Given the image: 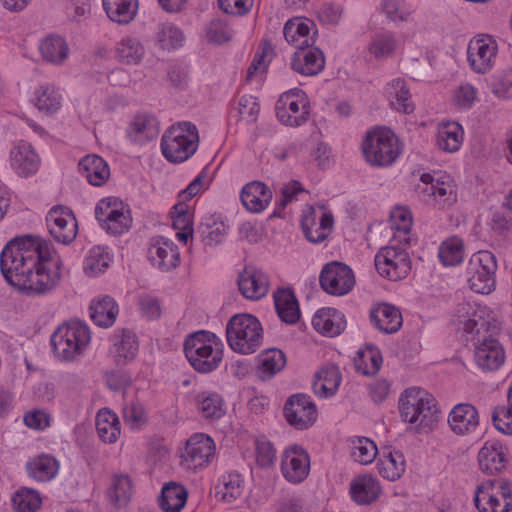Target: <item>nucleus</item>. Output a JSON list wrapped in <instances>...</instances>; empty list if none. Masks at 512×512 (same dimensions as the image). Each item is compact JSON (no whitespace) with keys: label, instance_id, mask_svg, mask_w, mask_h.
<instances>
[{"label":"nucleus","instance_id":"603ef678","mask_svg":"<svg viewBox=\"0 0 512 512\" xmlns=\"http://www.w3.org/2000/svg\"><path fill=\"white\" fill-rule=\"evenodd\" d=\"M111 254L108 247L94 246L92 247L83 262V270L86 275L95 277L104 273L111 262Z\"/></svg>","mask_w":512,"mask_h":512},{"label":"nucleus","instance_id":"e433bc0d","mask_svg":"<svg viewBox=\"0 0 512 512\" xmlns=\"http://www.w3.org/2000/svg\"><path fill=\"white\" fill-rule=\"evenodd\" d=\"M83 177L93 186L103 185L110 176V170L106 161L98 155H87L78 164Z\"/></svg>","mask_w":512,"mask_h":512},{"label":"nucleus","instance_id":"13d9d810","mask_svg":"<svg viewBox=\"0 0 512 512\" xmlns=\"http://www.w3.org/2000/svg\"><path fill=\"white\" fill-rule=\"evenodd\" d=\"M61 100L59 91L53 85L46 84L38 88L34 104L40 112L50 115L60 109Z\"/></svg>","mask_w":512,"mask_h":512},{"label":"nucleus","instance_id":"864d4df0","mask_svg":"<svg viewBox=\"0 0 512 512\" xmlns=\"http://www.w3.org/2000/svg\"><path fill=\"white\" fill-rule=\"evenodd\" d=\"M133 485L127 475H115L108 490L110 502L117 508H125L131 501Z\"/></svg>","mask_w":512,"mask_h":512},{"label":"nucleus","instance_id":"6e6d98bb","mask_svg":"<svg viewBox=\"0 0 512 512\" xmlns=\"http://www.w3.org/2000/svg\"><path fill=\"white\" fill-rule=\"evenodd\" d=\"M11 166L21 177H28L32 171V145L20 140L10 152Z\"/></svg>","mask_w":512,"mask_h":512},{"label":"nucleus","instance_id":"774afa93","mask_svg":"<svg viewBox=\"0 0 512 512\" xmlns=\"http://www.w3.org/2000/svg\"><path fill=\"white\" fill-rule=\"evenodd\" d=\"M492 420L495 428L503 434L512 435V406H499L493 410Z\"/></svg>","mask_w":512,"mask_h":512},{"label":"nucleus","instance_id":"9d476101","mask_svg":"<svg viewBox=\"0 0 512 512\" xmlns=\"http://www.w3.org/2000/svg\"><path fill=\"white\" fill-rule=\"evenodd\" d=\"M95 217L100 227L112 236L122 235L132 227L129 207L116 197L99 200L95 207Z\"/></svg>","mask_w":512,"mask_h":512},{"label":"nucleus","instance_id":"c85d7f7f","mask_svg":"<svg viewBox=\"0 0 512 512\" xmlns=\"http://www.w3.org/2000/svg\"><path fill=\"white\" fill-rule=\"evenodd\" d=\"M370 321L375 328L385 334L396 333L403 324L400 310L387 303L380 304L371 310Z\"/></svg>","mask_w":512,"mask_h":512},{"label":"nucleus","instance_id":"0eeeda50","mask_svg":"<svg viewBox=\"0 0 512 512\" xmlns=\"http://www.w3.org/2000/svg\"><path fill=\"white\" fill-rule=\"evenodd\" d=\"M198 130L191 122H179L162 136L161 150L164 157L174 163L190 158L197 150Z\"/></svg>","mask_w":512,"mask_h":512},{"label":"nucleus","instance_id":"0e129e2a","mask_svg":"<svg viewBox=\"0 0 512 512\" xmlns=\"http://www.w3.org/2000/svg\"><path fill=\"white\" fill-rule=\"evenodd\" d=\"M123 419L131 429H141L148 421L147 413L139 401L131 400L124 404Z\"/></svg>","mask_w":512,"mask_h":512},{"label":"nucleus","instance_id":"4d7b16f0","mask_svg":"<svg viewBox=\"0 0 512 512\" xmlns=\"http://www.w3.org/2000/svg\"><path fill=\"white\" fill-rule=\"evenodd\" d=\"M387 92L390 97L391 105L400 112L411 113L414 105L411 101V95L402 78L393 79L387 86Z\"/></svg>","mask_w":512,"mask_h":512},{"label":"nucleus","instance_id":"c756f323","mask_svg":"<svg viewBox=\"0 0 512 512\" xmlns=\"http://www.w3.org/2000/svg\"><path fill=\"white\" fill-rule=\"evenodd\" d=\"M159 134L157 119L150 114H137L127 128L128 138L135 144H145Z\"/></svg>","mask_w":512,"mask_h":512},{"label":"nucleus","instance_id":"c9c22d12","mask_svg":"<svg viewBox=\"0 0 512 512\" xmlns=\"http://www.w3.org/2000/svg\"><path fill=\"white\" fill-rule=\"evenodd\" d=\"M341 379V373L337 366H323L315 374V379L312 384L313 391L321 398H329L336 394Z\"/></svg>","mask_w":512,"mask_h":512},{"label":"nucleus","instance_id":"6ab92c4d","mask_svg":"<svg viewBox=\"0 0 512 512\" xmlns=\"http://www.w3.org/2000/svg\"><path fill=\"white\" fill-rule=\"evenodd\" d=\"M319 280L324 291L337 296L349 293L355 284L351 268L340 262L326 264L321 271Z\"/></svg>","mask_w":512,"mask_h":512},{"label":"nucleus","instance_id":"ea45409f","mask_svg":"<svg viewBox=\"0 0 512 512\" xmlns=\"http://www.w3.org/2000/svg\"><path fill=\"white\" fill-rule=\"evenodd\" d=\"M136 336L129 330L116 331L113 336V354L118 365L125 364L132 360L138 351Z\"/></svg>","mask_w":512,"mask_h":512},{"label":"nucleus","instance_id":"680f3d73","mask_svg":"<svg viewBox=\"0 0 512 512\" xmlns=\"http://www.w3.org/2000/svg\"><path fill=\"white\" fill-rule=\"evenodd\" d=\"M156 39L161 48L171 50L183 45L184 34L177 26L165 23L159 26Z\"/></svg>","mask_w":512,"mask_h":512},{"label":"nucleus","instance_id":"69168bd1","mask_svg":"<svg viewBox=\"0 0 512 512\" xmlns=\"http://www.w3.org/2000/svg\"><path fill=\"white\" fill-rule=\"evenodd\" d=\"M198 232L202 242L207 246L220 243L226 234V226L223 222L207 221L201 223Z\"/></svg>","mask_w":512,"mask_h":512},{"label":"nucleus","instance_id":"20e7f679","mask_svg":"<svg viewBox=\"0 0 512 512\" xmlns=\"http://www.w3.org/2000/svg\"><path fill=\"white\" fill-rule=\"evenodd\" d=\"M226 338L234 352L252 354L262 345L263 328L255 316L246 313L236 314L227 322Z\"/></svg>","mask_w":512,"mask_h":512},{"label":"nucleus","instance_id":"423d86ee","mask_svg":"<svg viewBox=\"0 0 512 512\" xmlns=\"http://www.w3.org/2000/svg\"><path fill=\"white\" fill-rule=\"evenodd\" d=\"M365 161L373 167L392 165L401 153L396 135L386 128H375L367 132L362 141Z\"/></svg>","mask_w":512,"mask_h":512},{"label":"nucleus","instance_id":"2f4dec72","mask_svg":"<svg viewBox=\"0 0 512 512\" xmlns=\"http://www.w3.org/2000/svg\"><path fill=\"white\" fill-rule=\"evenodd\" d=\"M380 494V483L371 475H360L350 483V495L357 504L369 505L375 502Z\"/></svg>","mask_w":512,"mask_h":512},{"label":"nucleus","instance_id":"052dcab7","mask_svg":"<svg viewBox=\"0 0 512 512\" xmlns=\"http://www.w3.org/2000/svg\"><path fill=\"white\" fill-rule=\"evenodd\" d=\"M60 465L58 460L50 454H41L34 459V480L47 482L56 477Z\"/></svg>","mask_w":512,"mask_h":512},{"label":"nucleus","instance_id":"4468645a","mask_svg":"<svg viewBox=\"0 0 512 512\" xmlns=\"http://www.w3.org/2000/svg\"><path fill=\"white\" fill-rule=\"evenodd\" d=\"M496 330L491 329L488 333L473 335L471 340L474 344V359L479 368L485 371H494L502 366L505 360V353L499 341L493 337Z\"/></svg>","mask_w":512,"mask_h":512},{"label":"nucleus","instance_id":"de8ad7c7","mask_svg":"<svg viewBox=\"0 0 512 512\" xmlns=\"http://www.w3.org/2000/svg\"><path fill=\"white\" fill-rule=\"evenodd\" d=\"M216 494L226 503H233L244 491V479L237 472H229L221 476L216 486Z\"/></svg>","mask_w":512,"mask_h":512},{"label":"nucleus","instance_id":"f3484780","mask_svg":"<svg viewBox=\"0 0 512 512\" xmlns=\"http://www.w3.org/2000/svg\"><path fill=\"white\" fill-rule=\"evenodd\" d=\"M498 45L487 34H481L472 38L467 47V60L471 69L479 74L489 72L496 59Z\"/></svg>","mask_w":512,"mask_h":512},{"label":"nucleus","instance_id":"7c9ffc66","mask_svg":"<svg viewBox=\"0 0 512 512\" xmlns=\"http://www.w3.org/2000/svg\"><path fill=\"white\" fill-rule=\"evenodd\" d=\"M91 320L99 327H111L119 313L118 304L109 295L94 298L89 306Z\"/></svg>","mask_w":512,"mask_h":512},{"label":"nucleus","instance_id":"8fccbe9b","mask_svg":"<svg viewBox=\"0 0 512 512\" xmlns=\"http://www.w3.org/2000/svg\"><path fill=\"white\" fill-rule=\"evenodd\" d=\"M463 142V128L457 122L443 123L438 128L437 145L446 152H456Z\"/></svg>","mask_w":512,"mask_h":512},{"label":"nucleus","instance_id":"3c124183","mask_svg":"<svg viewBox=\"0 0 512 512\" xmlns=\"http://www.w3.org/2000/svg\"><path fill=\"white\" fill-rule=\"evenodd\" d=\"M405 467L404 456L399 451L384 453L377 462L379 474L389 481L399 479L405 472Z\"/></svg>","mask_w":512,"mask_h":512},{"label":"nucleus","instance_id":"5701e85b","mask_svg":"<svg viewBox=\"0 0 512 512\" xmlns=\"http://www.w3.org/2000/svg\"><path fill=\"white\" fill-rule=\"evenodd\" d=\"M508 459L509 447L497 439L486 441L477 455L480 470L488 475L500 473L505 469Z\"/></svg>","mask_w":512,"mask_h":512},{"label":"nucleus","instance_id":"09e8293b","mask_svg":"<svg viewBox=\"0 0 512 512\" xmlns=\"http://www.w3.org/2000/svg\"><path fill=\"white\" fill-rule=\"evenodd\" d=\"M34 267L62 269V260L51 241L34 236Z\"/></svg>","mask_w":512,"mask_h":512},{"label":"nucleus","instance_id":"6e6552de","mask_svg":"<svg viewBox=\"0 0 512 512\" xmlns=\"http://www.w3.org/2000/svg\"><path fill=\"white\" fill-rule=\"evenodd\" d=\"M497 261L493 253L481 250L474 253L467 264L465 277L470 289L480 294L495 290Z\"/></svg>","mask_w":512,"mask_h":512},{"label":"nucleus","instance_id":"4be33fe9","mask_svg":"<svg viewBox=\"0 0 512 512\" xmlns=\"http://www.w3.org/2000/svg\"><path fill=\"white\" fill-rule=\"evenodd\" d=\"M281 472L290 483L303 482L310 472V457L307 451L298 445L285 449L281 457Z\"/></svg>","mask_w":512,"mask_h":512},{"label":"nucleus","instance_id":"dca6fc26","mask_svg":"<svg viewBox=\"0 0 512 512\" xmlns=\"http://www.w3.org/2000/svg\"><path fill=\"white\" fill-rule=\"evenodd\" d=\"M214 440L203 433L192 435L181 454V465L185 469L196 470L208 466L215 457Z\"/></svg>","mask_w":512,"mask_h":512},{"label":"nucleus","instance_id":"412c9836","mask_svg":"<svg viewBox=\"0 0 512 512\" xmlns=\"http://www.w3.org/2000/svg\"><path fill=\"white\" fill-rule=\"evenodd\" d=\"M284 415L291 426L304 430L315 423L317 409L308 395L294 394L285 403Z\"/></svg>","mask_w":512,"mask_h":512},{"label":"nucleus","instance_id":"bf43d9fd","mask_svg":"<svg viewBox=\"0 0 512 512\" xmlns=\"http://www.w3.org/2000/svg\"><path fill=\"white\" fill-rule=\"evenodd\" d=\"M438 257L445 266H455L464 257V243L458 237H451L439 246Z\"/></svg>","mask_w":512,"mask_h":512},{"label":"nucleus","instance_id":"58836bf2","mask_svg":"<svg viewBox=\"0 0 512 512\" xmlns=\"http://www.w3.org/2000/svg\"><path fill=\"white\" fill-rule=\"evenodd\" d=\"M286 356L276 348L262 351L257 357V375L263 380H269L286 366Z\"/></svg>","mask_w":512,"mask_h":512},{"label":"nucleus","instance_id":"f257e3e1","mask_svg":"<svg viewBox=\"0 0 512 512\" xmlns=\"http://www.w3.org/2000/svg\"><path fill=\"white\" fill-rule=\"evenodd\" d=\"M0 270L9 285L32 294V234L10 240L0 254Z\"/></svg>","mask_w":512,"mask_h":512},{"label":"nucleus","instance_id":"cd10ccee","mask_svg":"<svg viewBox=\"0 0 512 512\" xmlns=\"http://www.w3.org/2000/svg\"><path fill=\"white\" fill-rule=\"evenodd\" d=\"M243 206L252 213H260L266 209L272 199V192L267 185L259 181L246 184L240 194Z\"/></svg>","mask_w":512,"mask_h":512},{"label":"nucleus","instance_id":"a19ab883","mask_svg":"<svg viewBox=\"0 0 512 512\" xmlns=\"http://www.w3.org/2000/svg\"><path fill=\"white\" fill-rule=\"evenodd\" d=\"M115 55L118 61L126 65H138L145 55V47L135 36H125L117 44Z\"/></svg>","mask_w":512,"mask_h":512},{"label":"nucleus","instance_id":"f8f14e48","mask_svg":"<svg viewBox=\"0 0 512 512\" xmlns=\"http://www.w3.org/2000/svg\"><path fill=\"white\" fill-rule=\"evenodd\" d=\"M375 267L382 277L398 281L408 276L412 263L409 253L405 249L389 245L382 247L377 252Z\"/></svg>","mask_w":512,"mask_h":512},{"label":"nucleus","instance_id":"c03bdc74","mask_svg":"<svg viewBox=\"0 0 512 512\" xmlns=\"http://www.w3.org/2000/svg\"><path fill=\"white\" fill-rule=\"evenodd\" d=\"M311 23L300 18L290 19L283 28L286 41L296 49L303 46H312L314 38L310 35Z\"/></svg>","mask_w":512,"mask_h":512},{"label":"nucleus","instance_id":"b1692460","mask_svg":"<svg viewBox=\"0 0 512 512\" xmlns=\"http://www.w3.org/2000/svg\"><path fill=\"white\" fill-rule=\"evenodd\" d=\"M237 282L239 291L249 300H260L269 291L268 275L254 266H245Z\"/></svg>","mask_w":512,"mask_h":512},{"label":"nucleus","instance_id":"aec40b11","mask_svg":"<svg viewBox=\"0 0 512 512\" xmlns=\"http://www.w3.org/2000/svg\"><path fill=\"white\" fill-rule=\"evenodd\" d=\"M333 224V215L323 207L309 206L303 211L301 227L306 239L311 243L323 242L331 233Z\"/></svg>","mask_w":512,"mask_h":512},{"label":"nucleus","instance_id":"473e14b6","mask_svg":"<svg viewBox=\"0 0 512 512\" xmlns=\"http://www.w3.org/2000/svg\"><path fill=\"white\" fill-rule=\"evenodd\" d=\"M314 329L323 335L337 336L345 329L344 315L335 308H322L312 318Z\"/></svg>","mask_w":512,"mask_h":512},{"label":"nucleus","instance_id":"49530a36","mask_svg":"<svg viewBox=\"0 0 512 512\" xmlns=\"http://www.w3.org/2000/svg\"><path fill=\"white\" fill-rule=\"evenodd\" d=\"M61 269L34 267V296L53 293L61 282Z\"/></svg>","mask_w":512,"mask_h":512},{"label":"nucleus","instance_id":"393cba45","mask_svg":"<svg viewBox=\"0 0 512 512\" xmlns=\"http://www.w3.org/2000/svg\"><path fill=\"white\" fill-rule=\"evenodd\" d=\"M148 257L153 266L163 272L175 269L180 263V253L177 245L169 239H155L148 250Z\"/></svg>","mask_w":512,"mask_h":512},{"label":"nucleus","instance_id":"a878e982","mask_svg":"<svg viewBox=\"0 0 512 512\" xmlns=\"http://www.w3.org/2000/svg\"><path fill=\"white\" fill-rule=\"evenodd\" d=\"M291 67L294 71L304 76H315L325 67L324 54L316 47H300L291 58Z\"/></svg>","mask_w":512,"mask_h":512},{"label":"nucleus","instance_id":"2eb2a0df","mask_svg":"<svg viewBox=\"0 0 512 512\" xmlns=\"http://www.w3.org/2000/svg\"><path fill=\"white\" fill-rule=\"evenodd\" d=\"M46 225L49 234L55 241L68 245L78 233V222L73 211L64 205H55L46 215Z\"/></svg>","mask_w":512,"mask_h":512},{"label":"nucleus","instance_id":"e2e57ef3","mask_svg":"<svg viewBox=\"0 0 512 512\" xmlns=\"http://www.w3.org/2000/svg\"><path fill=\"white\" fill-rule=\"evenodd\" d=\"M376 444L366 437H357L352 441L351 456L353 459L363 465L370 464L377 455Z\"/></svg>","mask_w":512,"mask_h":512},{"label":"nucleus","instance_id":"9b49d317","mask_svg":"<svg viewBox=\"0 0 512 512\" xmlns=\"http://www.w3.org/2000/svg\"><path fill=\"white\" fill-rule=\"evenodd\" d=\"M310 105L307 94L298 88L284 92L276 103L278 120L290 127H298L308 121Z\"/></svg>","mask_w":512,"mask_h":512},{"label":"nucleus","instance_id":"a211bd4d","mask_svg":"<svg viewBox=\"0 0 512 512\" xmlns=\"http://www.w3.org/2000/svg\"><path fill=\"white\" fill-rule=\"evenodd\" d=\"M456 320L468 334L488 333L491 329L498 330L497 322L490 318L485 307L474 303L463 302L456 309Z\"/></svg>","mask_w":512,"mask_h":512},{"label":"nucleus","instance_id":"37998d69","mask_svg":"<svg viewBox=\"0 0 512 512\" xmlns=\"http://www.w3.org/2000/svg\"><path fill=\"white\" fill-rule=\"evenodd\" d=\"M188 498L186 488L178 483L170 482L163 486L159 497V506L164 512H180Z\"/></svg>","mask_w":512,"mask_h":512},{"label":"nucleus","instance_id":"a18cd8bd","mask_svg":"<svg viewBox=\"0 0 512 512\" xmlns=\"http://www.w3.org/2000/svg\"><path fill=\"white\" fill-rule=\"evenodd\" d=\"M195 403L198 411L207 420H218L225 414V404L220 394L203 391L196 395Z\"/></svg>","mask_w":512,"mask_h":512},{"label":"nucleus","instance_id":"ddd939ff","mask_svg":"<svg viewBox=\"0 0 512 512\" xmlns=\"http://www.w3.org/2000/svg\"><path fill=\"white\" fill-rule=\"evenodd\" d=\"M421 183L416 186V192L425 202H434L438 207L452 205L457 200L456 186L450 177L438 179L429 173H424L420 178Z\"/></svg>","mask_w":512,"mask_h":512},{"label":"nucleus","instance_id":"79ce46f5","mask_svg":"<svg viewBox=\"0 0 512 512\" xmlns=\"http://www.w3.org/2000/svg\"><path fill=\"white\" fill-rule=\"evenodd\" d=\"M96 431L103 442L115 443L121 434L118 416L108 408L99 410L96 415Z\"/></svg>","mask_w":512,"mask_h":512},{"label":"nucleus","instance_id":"f03ea898","mask_svg":"<svg viewBox=\"0 0 512 512\" xmlns=\"http://www.w3.org/2000/svg\"><path fill=\"white\" fill-rule=\"evenodd\" d=\"M184 353L196 371L210 373L222 362L223 344L214 333L201 330L186 337Z\"/></svg>","mask_w":512,"mask_h":512},{"label":"nucleus","instance_id":"39448f33","mask_svg":"<svg viewBox=\"0 0 512 512\" xmlns=\"http://www.w3.org/2000/svg\"><path fill=\"white\" fill-rule=\"evenodd\" d=\"M399 411L402 419L420 428L431 429L437 422L438 408L435 398L420 388L411 387L401 394Z\"/></svg>","mask_w":512,"mask_h":512},{"label":"nucleus","instance_id":"f704fd0d","mask_svg":"<svg viewBox=\"0 0 512 512\" xmlns=\"http://www.w3.org/2000/svg\"><path fill=\"white\" fill-rule=\"evenodd\" d=\"M274 304L279 318L287 323L294 324L300 318V309L297 298L290 288H278L274 294Z\"/></svg>","mask_w":512,"mask_h":512},{"label":"nucleus","instance_id":"bb28decb","mask_svg":"<svg viewBox=\"0 0 512 512\" xmlns=\"http://www.w3.org/2000/svg\"><path fill=\"white\" fill-rule=\"evenodd\" d=\"M448 424L456 435L472 433L479 425L478 411L471 404H457L448 415Z\"/></svg>","mask_w":512,"mask_h":512},{"label":"nucleus","instance_id":"7ed1b4c3","mask_svg":"<svg viewBox=\"0 0 512 512\" xmlns=\"http://www.w3.org/2000/svg\"><path fill=\"white\" fill-rule=\"evenodd\" d=\"M90 340V329L81 321H69L60 325L50 339L55 357L65 362L80 358Z\"/></svg>","mask_w":512,"mask_h":512},{"label":"nucleus","instance_id":"5fc2aeb1","mask_svg":"<svg viewBox=\"0 0 512 512\" xmlns=\"http://www.w3.org/2000/svg\"><path fill=\"white\" fill-rule=\"evenodd\" d=\"M397 40L391 32H379L372 36L367 46L368 53L376 60L387 59L395 53Z\"/></svg>","mask_w":512,"mask_h":512},{"label":"nucleus","instance_id":"1a4fd4ad","mask_svg":"<svg viewBox=\"0 0 512 512\" xmlns=\"http://www.w3.org/2000/svg\"><path fill=\"white\" fill-rule=\"evenodd\" d=\"M474 503L480 512L512 510V483L505 479L486 480L475 490Z\"/></svg>","mask_w":512,"mask_h":512},{"label":"nucleus","instance_id":"4c0bfd02","mask_svg":"<svg viewBox=\"0 0 512 512\" xmlns=\"http://www.w3.org/2000/svg\"><path fill=\"white\" fill-rule=\"evenodd\" d=\"M107 17L119 25L131 23L138 12V0H102Z\"/></svg>","mask_w":512,"mask_h":512},{"label":"nucleus","instance_id":"338daca9","mask_svg":"<svg viewBox=\"0 0 512 512\" xmlns=\"http://www.w3.org/2000/svg\"><path fill=\"white\" fill-rule=\"evenodd\" d=\"M206 36L209 42L223 44L231 40L233 30L223 20L214 19L207 25Z\"/></svg>","mask_w":512,"mask_h":512},{"label":"nucleus","instance_id":"72a5a7b5","mask_svg":"<svg viewBox=\"0 0 512 512\" xmlns=\"http://www.w3.org/2000/svg\"><path fill=\"white\" fill-rule=\"evenodd\" d=\"M39 52L44 61L53 65H62L69 57L70 48L64 37L49 34L40 41Z\"/></svg>","mask_w":512,"mask_h":512}]
</instances>
